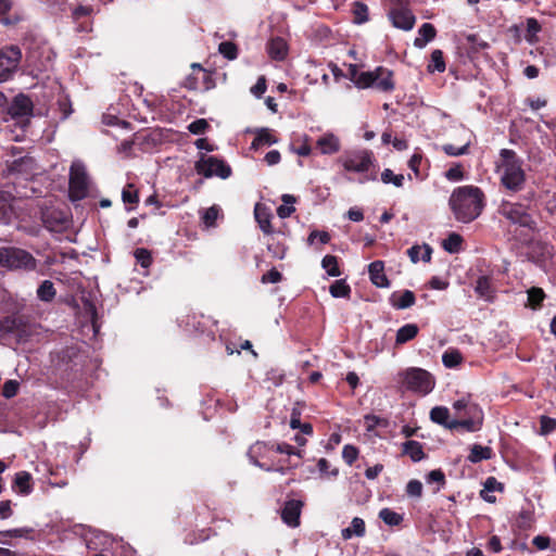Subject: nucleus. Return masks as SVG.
<instances>
[{
	"instance_id": "f257e3e1",
	"label": "nucleus",
	"mask_w": 556,
	"mask_h": 556,
	"mask_svg": "<svg viewBox=\"0 0 556 556\" xmlns=\"http://www.w3.org/2000/svg\"><path fill=\"white\" fill-rule=\"evenodd\" d=\"M448 204L458 222L469 223L476 219L482 211L483 193L478 187H458L452 192Z\"/></svg>"
},
{
	"instance_id": "f03ea898",
	"label": "nucleus",
	"mask_w": 556,
	"mask_h": 556,
	"mask_svg": "<svg viewBox=\"0 0 556 556\" xmlns=\"http://www.w3.org/2000/svg\"><path fill=\"white\" fill-rule=\"evenodd\" d=\"M496 170L500 175L502 185L513 192L522 189L526 181V174L521 166V161L513 150L503 149L500 160L496 163Z\"/></svg>"
},
{
	"instance_id": "7ed1b4c3",
	"label": "nucleus",
	"mask_w": 556,
	"mask_h": 556,
	"mask_svg": "<svg viewBox=\"0 0 556 556\" xmlns=\"http://www.w3.org/2000/svg\"><path fill=\"white\" fill-rule=\"evenodd\" d=\"M458 419H453L450 429L464 428L468 431H477L480 429L483 420L482 410L472 403L468 397L457 400L453 404Z\"/></svg>"
},
{
	"instance_id": "20e7f679",
	"label": "nucleus",
	"mask_w": 556,
	"mask_h": 556,
	"mask_svg": "<svg viewBox=\"0 0 556 556\" xmlns=\"http://www.w3.org/2000/svg\"><path fill=\"white\" fill-rule=\"evenodd\" d=\"M402 386L412 392L426 395L432 391L435 381L430 372L422 368L412 367L400 375Z\"/></svg>"
},
{
	"instance_id": "39448f33",
	"label": "nucleus",
	"mask_w": 556,
	"mask_h": 556,
	"mask_svg": "<svg viewBox=\"0 0 556 556\" xmlns=\"http://www.w3.org/2000/svg\"><path fill=\"white\" fill-rule=\"evenodd\" d=\"M36 260L25 250L0 247V266L8 269L33 270L36 268Z\"/></svg>"
},
{
	"instance_id": "423d86ee",
	"label": "nucleus",
	"mask_w": 556,
	"mask_h": 556,
	"mask_svg": "<svg viewBox=\"0 0 556 556\" xmlns=\"http://www.w3.org/2000/svg\"><path fill=\"white\" fill-rule=\"evenodd\" d=\"M89 178L85 165L80 161L72 163L70 170V197L72 200H81L87 197Z\"/></svg>"
},
{
	"instance_id": "0eeeda50",
	"label": "nucleus",
	"mask_w": 556,
	"mask_h": 556,
	"mask_svg": "<svg viewBox=\"0 0 556 556\" xmlns=\"http://www.w3.org/2000/svg\"><path fill=\"white\" fill-rule=\"evenodd\" d=\"M340 162L348 172L365 173L372 164V153L365 149L346 152Z\"/></svg>"
},
{
	"instance_id": "6e6552de",
	"label": "nucleus",
	"mask_w": 556,
	"mask_h": 556,
	"mask_svg": "<svg viewBox=\"0 0 556 556\" xmlns=\"http://www.w3.org/2000/svg\"><path fill=\"white\" fill-rule=\"evenodd\" d=\"M195 170L198 174L203 175L206 178L217 176L219 178L226 179L231 175L230 166L215 156L203 155L195 163Z\"/></svg>"
},
{
	"instance_id": "1a4fd4ad",
	"label": "nucleus",
	"mask_w": 556,
	"mask_h": 556,
	"mask_svg": "<svg viewBox=\"0 0 556 556\" xmlns=\"http://www.w3.org/2000/svg\"><path fill=\"white\" fill-rule=\"evenodd\" d=\"M498 213L510 223L522 227H530L532 224L531 216L528 214L526 207L519 203L503 201L500 205Z\"/></svg>"
},
{
	"instance_id": "9d476101",
	"label": "nucleus",
	"mask_w": 556,
	"mask_h": 556,
	"mask_svg": "<svg viewBox=\"0 0 556 556\" xmlns=\"http://www.w3.org/2000/svg\"><path fill=\"white\" fill-rule=\"evenodd\" d=\"M22 58L21 50L11 46L0 51V81H4L17 70Z\"/></svg>"
},
{
	"instance_id": "9b49d317",
	"label": "nucleus",
	"mask_w": 556,
	"mask_h": 556,
	"mask_svg": "<svg viewBox=\"0 0 556 556\" xmlns=\"http://www.w3.org/2000/svg\"><path fill=\"white\" fill-rule=\"evenodd\" d=\"M369 74H371L370 88H375L381 92H391L394 90L395 85L392 71L383 66H378L374 71H369Z\"/></svg>"
},
{
	"instance_id": "f8f14e48",
	"label": "nucleus",
	"mask_w": 556,
	"mask_h": 556,
	"mask_svg": "<svg viewBox=\"0 0 556 556\" xmlns=\"http://www.w3.org/2000/svg\"><path fill=\"white\" fill-rule=\"evenodd\" d=\"M392 25L399 29L409 30L414 27L415 16L405 8L393 9L389 13Z\"/></svg>"
},
{
	"instance_id": "ddd939ff",
	"label": "nucleus",
	"mask_w": 556,
	"mask_h": 556,
	"mask_svg": "<svg viewBox=\"0 0 556 556\" xmlns=\"http://www.w3.org/2000/svg\"><path fill=\"white\" fill-rule=\"evenodd\" d=\"M302 505L301 501L295 500L288 501L285 504L281 511V518L289 527L299 526Z\"/></svg>"
},
{
	"instance_id": "4468645a",
	"label": "nucleus",
	"mask_w": 556,
	"mask_h": 556,
	"mask_svg": "<svg viewBox=\"0 0 556 556\" xmlns=\"http://www.w3.org/2000/svg\"><path fill=\"white\" fill-rule=\"evenodd\" d=\"M31 109V102L27 97L17 96L9 106L8 113L12 116V118H22L30 115Z\"/></svg>"
},
{
	"instance_id": "2eb2a0df",
	"label": "nucleus",
	"mask_w": 556,
	"mask_h": 556,
	"mask_svg": "<svg viewBox=\"0 0 556 556\" xmlns=\"http://www.w3.org/2000/svg\"><path fill=\"white\" fill-rule=\"evenodd\" d=\"M317 148L321 154H334L340 151V139L332 132L320 136L316 141Z\"/></svg>"
},
{
	"instance_id": "dca6fc26",
	"label": "nucleus",
	"mask_w": 556,
	"mask_h": 556,
	"mask_svg": "<svg viewBox=\"0 0 556 556\" xmlns=\"http://www.w3.org/2000/svg\"><path fill=\"white\" fill-rule=\"evenodd\" d=\"M369 277L371 282L378 288L389 287V280L384 274V264L382 261L372 262L369 267Z\"/></svg>"
},
{
	"instance_id": "f3484780",
	"label": "nucleus",
	"mask_w": 556,
	"mask_h": 556,
	"mask_svg": "<svg viewBox=\"0 0 556 556\" xmlns=\"http://www.w3.org/2000/svg\"><path fill=\"white\" fill-rule=\"evenodd\" d=\"M349 77L355 84L357 88L366 89L370 88L371 74L368 72H359L357 65H349Z\"/></svg>"
},
{
	"instance_id": "a211bd4d",
	"label": "nucleus",
	"mask_w": 556,
	"mask_h": 556,
	"mask_svg": "<svg viewBox=\"0 0 556 556\" xmlns=\"http://www.w3.org/2000/svg\"><path fill=\"white\" fill-rule=\"evenodd\" d=\"M267 51L271 59L282 61L288 54L287 42L280 37L274 38L268 42Z\"/></svg>"
},
{
	"instance_id": "6ab92c4d",
	"label": "nucleus",
	"mask_w": 556,
	"mask_h": 556,
	"mask_svg": "<svg viewBox=\"0 0 556 556\" xmlns=\"http://www.w3.org/2000/svg\"><path fill=\"white\" fill-rule=\"evenodd\" d=\"M390 302L393 307L397 309H405L414 305L415 294L409 290L394 292L390 298Z\"/></svg>"
},
{
	"instance_id": "aec40b11",
	"label": "nucleus",
	"mask_w": 556,
	"mask_h": 556,
	"mask_svg": "<svg viewBox=\"0 0 556 556\" xmlns=\"http://www.w3.org/2000/svg\"><path fill=\"white\" fill-rule=\"evenodd\" d=\"M365 521L359 517H354L352 519L351 526L342 529L341 536L343 540H350L353 536L362 538L365 535Z\"/></svg>"
},
{
	"instance_id": "412c9836",
	"label": "nucleus",
	"mask_w": 556,
	"mask_h": 556,
	"mask_svg": "<svg viewBox=\"0 0 556 556\" xmlns=\"http://www.w3.org/2000/svg\"><path fill=\"white\" fill-rule=\"evenodd\" d=\"M435 34L437 31L432 24H422L418 30V37H416L414 40V46L419 49L425 48L426 45L435 37Z\"/></svg>"
},
{
	"instance_id": "4be33fe9",
	"label": "nucleus",
	"mask_w": 556,
	"mask_h": 556,
	"mask_svg": "<svg viewBox=\"0 0 556 556\" xmlns=\"http://www.w3.org/2000/svg\"><path fill=\"white\" fill-rule=\"evenodd\" d=\"M407 254L414 264L420 260L428 263L431 260L432 249L428 244L413 245L407 250Z\"/></svg>"
},
{
	"instance_id": "5701e85b",
	"label": "nucleus",
	"mask_w": 556,
	"mask_h": 556,
	"mask_svg": "<svg viewBox=\"0 0 556 556\" xmlns=\"http://www.w3.org/2000/svg\"><path fill=\"white\" fill-rule=\"evenodd\" d=\"M254 215L262 231L267 235L271 233L270 214L267 212L266 207L257 204L254 210Z\"/></svg>"
},
{
	"instance_id": "b1692460",
	"label": "nucleus",
	"mask_w": 556,
	"mask_h": 556,
	"mask_svg": "<svg viewBox=\"0 0 556 556\" xmlns=\"http://www.w3.org/2000/svg\"><path fill=\"white\" fill-rule=\"evenodd\" d=\"M277 141V138L274 137V135L268 128H261L256 131V137L252 142V148L258 149L260 147L263 146H271Z\"/></svg>"
},
{
	"instance_id": "393cba45",
	"label": "nucleus",
	"mask_w": 556,
	"mask_h": 556,
	"mask_svg": "<svg viewBox=\"0 0 556 556\" xmlns=\"http://www.w3.org/2000/svg\"><path fill=\"white\" fill-rule=\"evenodd\" d=\"M403 453L408 455L413 462H419L425 457L421 443L413 440L403 444Z\"/></svg>"
},
{
	"instance_id": "a878e982",
	"label": "nucleus",
	"mask_w": 556,
	"mask_h": 556,
	"mask_svg": "<svg viewBox=\"0 0 556 556\" xmlns=\"http://www.w3.org/2000/svg\"><path fill=\"white\" fill-rule=\"evenodd\" d=\"M418 333V327L415 324H407L401 327L396 332V344H404L413 340Z\"/></svg>"
},
{
	"instance_id": "bb28decb",
	"label": "nucleus",
	"mask_w": 556,
	"mask_h": 556,
	"mask_svg": "<svg viewBox=\"0 0 556 556\" xmlns=\"http://www.w3.org/2000/svg\"><path fill=\"white\" fill-rule=\"evenodd\" d=\"M450 410L444 406H435L430 412V418L433 422L445 426L450 429L452 420L448 419Z\"/></svg>"
},
{
	"instance_id": "cd10ccee",
	"label": "nucleus",
	"mask_w": 556,
	"mask_h": 556,
	"mask_svg": "<svg viewBox=\"0 0 556 556\" xmlns=\"http://www.w3.org/2000/svg\"><path fill=\"white\" fill-rule=\"evenodd\" d=\"M491 456L492 450L490 447L475 444L470 450L468 460L471 463H479L484 459H490Z\"/></svg>"
},
{
	"instance_id": "c85d7f7f",
	"label": "nucleus",
	"mask_w": 556,
	"mask_h": 556,
	"mask_svg": "<svg viewBox=\"0 0 556 556\" xmlns=\"http://www.w3.org/2000/svg\"><path fill=\"white\" fill-rule=\"evenodd\" d=\"M463 362L462 353L456 349H448L442 355V363L447 368H454Z\"/></svg>"
},
{
	"instance_id": "c756f323",
	"label": "nucleus",
	"mask_w": 556,
	"mask_h": 556,
	"mask_svg": "<svg viewBox=\"0 0 556 556\" xmlns=\"http://www.w3.org/2000/svg\"><path fill=\"white\" fill-rule=\"evenodd\" d=\"M37 296L45 302L52 301L55 296V289L53 282L50 280L42 281L39 288L37 289Z\"/></svg>"
},
{
	"instance_id": "7c9ffc66",
	"label": "nucleus",
	"mask_w": 556,
	"mask_h": 556,
	"mask_svg": "<svg viewBox=\"0 0 556 556\" xmlns=\"http://www.w3.org/2000/svg\"><path fill=\"white\" fill-rule=\"evenodd\" d=\"M281 200L283 204L277 208V214L280 218H287L295 211L293 206L295 198L291 194H283Z\"/></svg>"
},
{
	"instance_id": "2f4dec72",
	"label": "nucleus",
	"mask_w": 556,
	"mask_h": 556,
	"mask_svg": "<svg viewBox=\"0 0 556 556\" xmlns=\"http://www.w3.org/2000/svg\"><path fill=\"white\" fill-rule=\"evenodd\" d=\"M463 238L456 233L452 232L448 237L443 241L442 247L448 253H457L462 248Z\"/></svg>"
},
{
	"instance_id": "473e14b6",
	"label": "nucleus",
	"mask_w": 556,
	"mask_h": 556,
	"mask_svg": "<svg viewBox=\"0 0 556 556\" xmlns=\"http://www.w3.org/2000/svg\"><path fill=\"white\" fill-rule=\"evenodd\" d=\"M476 292L486 300L491 299L493 290L491 286V280L488 276H481L478 278L476 285Z\"/></svg>"
},
{
	"instance_id": "72a5a7b5",
	"label": "nucleus",
	"mask_w": 556,
	"mask_h": 556,
	"mask_svg": "<svg viewBox=\"0 0 556 556\" xmlns=\"http://www.w3.org/2000/svg\"><path fill=\"white\" fill-rule=\"evenodd\" d=\"M379 518L388 526H399L403 521V516L390 508H382Z\"/></svg>"
},
{
	"instance_id": "f704fd0d",
	"label": "nucleus",
	"mask_w": 556,
	"mask_h": 556,
	"mask_svg": "<svg viewBox=\"0 0 556 556\" xmlns=\"http://www.w3.org/2000/svg\"><path fill=\"white\" fill-rule=\"evenodd\" d=\"M321 266L330 277H338L341 275L338 266V258L333 255H326L321 261Z\"/></svg>"
},
{
	"instance_id": "c9c22d12",
	"label": "nucleus",
	"mask_w": 556,
	"mask_h": 556,
	"mask_svg": "<svg viewBox=\"0 0 556 556\" xmlns=\"http://www.w3.org/2000/svg\"><path fill=\"white\" fill-rule=\"evenodd\" d=\"M330 294L333 296V298H348L350 295V292H351V288L350 286L345 282V280L343 279H340V280H336L331 286H330Z\"/></svg>"
},
{
	"instance_id": "e433bc0d",
	"label": "nucleus",
	"mask_w": 556,
	"mask_h": 556,
	"mask_svg": "<svg viewBox=\"0 0 556 556\" xmlns=\"http://www.w3.org/2000/svg\"><path fill=\"white\" fill-rule=\"evenodd\" d=\"M429 72H444L445 63L443 61V54L441 50H434L431 53V62L428 65Z\"/></svg>"
},
{
	"instance_id": "4c0bfd02",
	"label": "nucleus",
	"mask_w": 556,
	"mask_h": 556,
	"mask_svg": "<svg viewBox=\"0 0 556 556\" xmlns=\"http://www.w3.org/2000/svg\"><path fill=\"white\" fill-rule=\"evenodd\" d=\"M404 175L394 174L391 169L387 168L381 173V180L384 184H393L395 187L400 188L404 184Z\"/></svg>"
},
{
	"instance_id": "58836bf2",
	"label": "nucleus",
	"mask_w": 556,
	"mask_h": 556,
	"mask_svg": "<svg viewBox=\"0 0 556 556\" xmlns=\"http://www.w3.org/2000/svg\"><path fill=\"white\" fill-rule=\"evenodd\" d=\"M30 475L26 471L17 472L15 476V485L20 489V492L23 494H28L30 492Z\"/></svg>"
},
{
	"instance_id": "ea45409f",
	"label": "nucleus",
	"mask_w": 556,
	"mask_h": 556,
	"mask_svg": "<svg viewBox=\"0 0 556 556\" xmlns=\"http://www.w3.org/2000/svg\"><path fill=\"white\" fill-rule=\"evenodd\" d=\"M12 211V197L8 192L0 191V219L8 217Z\"/></svg>"
},
{
	"instance_id": "a19ab883",
	"label": "nucleus",
	"mask_w": 556,
	"mask_h": 556,
	"mask_svg": "<svg viewBox=\"0 0 556 556\" xmlns=\"http://www.w3.org/2000/svg\"><path fill=\"white\" fill-rule=\"evenodd\" d=\"M218 51L228 60H235L238 55L237 46L230 41L219 43Z\"/></svg>"
},
{
	"instance_id": "79ce46f5",
	"label": "nucleus",
	"mask_w": 556,
	"mask_h": 556,
	"mask_svg": "<svg viewBox=\"0 0 556 556\" xmlns=\"http://www.w3.org/2000/svg\"><path fill=\"white\" fill-rule=\"evenodd\" d=\"M354 22L357 24L365 23L368 20V8L366 4L356 2L354 4Z\"/></svg>"
},
{
	"instance_id": "37998d69",
	"label": "nucleus",
	"mask_w": 556,
	"mask_h": 556,
	"mask_svg": "<svg viewBox=\"0 0 556 556\" xmlns=\"http://www.w3.org/2000/svg\"><path fill=\"white\" fill-rule=\"evenodd\" d=\"M541 30V26L539 22L535 18H528L527 20V40L529 42L536 41V35Z\"/></svg>"
},
{
	"instance_id": "c03bdc74",
	"label": "nucleus",
	"mask_w": 556,
	"mask_h": 556,
	"mask_svg": "<svg viewBox=\"0 0 556 556\" xmlns=\"http://www.w3.org/2000/svg\"><path fill=\"white\" fill-rule=\"evenodd\" d=\"M544 291L541 288H531L528 291V300L532 307H536L544 300Z\"/></svg>"
},
{
	"instance_id": "a18cd8bd",
	"label": "nucleus",
	"mask_w": 556,
	"mask_h": 556,
	"mask_svg": "<svg viewBox=\"0 0 556 556\" xmlns=\"http://www.w3.org/2000/svg\"><path fill=\"white\" fill-rule=\"evenodd\" d=\"M135 257L144 268H148L152 264L151 253L147 249H137L135 251Z\"/></svg>"
},
{
	"instance_id": "49530a36",
	"label": "nucleus",
	"mask_w": 556,
	"mask_h": 556,
	"mask_svg": "<svg viewBox=\"0 0 556 556\" xmlns=\"http://www.w3.org/2000/svg\"><path fill=\"white\" fill-rule=\"evenodd\" d=\"M358 456V450L351 444H346L342 450V457L348 465H352Z\"/></svg>"
},
{
	"instance_id": "de8ad7c7",
	"label": "nucleus",
	"mask_w": 556,
	"mask_h": 556,
	"mask_svg": "<svg viewBox=\"0 0 556 556\" xmlns=\"http://www.w3.org/2000/svg\"><path fill=\"white\" fill-rule=\"evenodd\" d=\"M541 434H549L551 432H553L555 429H556V419L555 418H551V417H547V416H542L541 417Z\"/></svg>"
},
{
	"instance_id": "09e8293b",
	"label": "nucleus",
	"mask_w": 556,
	"mask_h": 556,
	"mask_svg": "<svg viewBox=\"0 0 556 556\" xmlns=\"http://www.w3.org/2000/svg\"><path fill=\"white\" fill-rule=\"evenodd\" d=\"M18 382L16 380H8L4 382L2 388V395L5 399H11L16 395L18 391Z\"/></svg>"
},
{
	"instance_id": "8fccbe9b",
	"label": "nucleus",
	"mask_w": 556,
	"mask_h": 556,
	"mask_svg": "<svg viewBox=\"0 0 556 556\" xmlns=\"http://www.w3.org/2000/svg\"><path fill=\"white\" fill-rule=\"evenodd\" d=\"M406 493L410 497H420L422 494V483L419 480H410L406 485Z\"/></svg>"
},
{
	"instance_id": "3c124183",
	"label": "nucleus",
	"mask_w": 556,
	"mask_h": 556,
	"mask_svg": "<svg viewBox=\"0 0 556 556\" xmlns=\"http://www.w3.org/2000/svg\"><path fill=\"white\" fill-rule=\"evenodd\" d=\"M469 143H465L462 147H455L454 144H444L442 147L443 151L451 156H458L466 154L468 151Z\"/></svg>"
},
{
	"instance_id": "603ef678",
	"label": "nucleus",
	"mask_w": 556,
	"mask_h": 556,
	"mask_svg": "<svg viewBox=\"0 0 556 556\" xmlns=\"http://www.w3.org/2000/svg\"><path fill=\"white\" fill-rule=\"evenodd\" d=\"M208 127V123L204 118H199L191 124H189L188 129L191 134L201 135Z\"/></svg>"
},
{
	"instance_id": "864d4df0",
	"label": "nucleus",
	"mask_w": 556,
	"mask_h": 556,
	"mask_svg": "<svg viewBox=\"0 0 556 556\" xmlns=\"http://www.w3.org/2000/svg\"><path fill=\"white\" fill-rule=\"evenodd\" d=\"M219 210L217 206H211L203 213L202 219L206 226H213L218 217Z\"/></svg>"
},
{
	"instance_id": "5fc2aeb1",
	"label": "nucleus",
	"mask_w": 556,
	"mask_h": 556,
	"mask_svg": "<svg viewBox=\"0 0 556 556\" xmlns=\"http://www.w3.org/2000/svg\"><path fill=\"white\" fill-rule=\"evenodd\" d=\"M132 187V185H128L126 188L123 189L122 199L125 203L134 204L138 202L137 191L131 190Z\"/></svg>"
},
{
	"instance_id": "6e6d98bb",
	"label": "nucleus",
	"mask_w": 556,
	"mask_h": 556,
	"mask_svg": "<svg viewBox=\"0 0 556 556\" xmlns=\"http://www.w3.org/2000/svg\"><path fill=\"white\" fill-rule=\"evenodd\" d=\"M281 279V274L276 268H273L268 273L264 274L261 280L263 283H277Z\"/></svg>"
},
{
	"instance_id": "4d7b16f0",
	"label": "nucleus",
	"mask_w": 556,
	"mask_h": 556,
	"mask_svg": "<svg viewBox=\"0 0 556 556\" xmlns=\"http://www.w3.org/2000/svg\"><path fill=\"white\" fill-rule=\"evenodd\" d=\"M275 450L281 454L296 455L298 457H302V451L295 450L292 445L288 443L277 444Z\"/></svg>"
},
{
	"instance_id": "13d9d810",
	"label": "nucleus",
	"mask_w": 556,
	"mask_h": 556,
	"mask_svg": "<svg viewBox=\"0 0 556 556\" xmlns=\"http://www.w3.org/2000/svg\"><path fill=\"white\" fill-rule=\"evenodd\" d=\"M315 239L319 240L323 244H326L330 240V236L326 231H312L308 236V243H314Z\"/></svg>"
},
{
	"instance_id": "bf43d9fd",
	"label": "nucleus",
	"mask_w": 556,
	"mask_h": 556,
	"mask_svg": "<svg viewBox=\"0 0 556 556\" xmlns=\"http://www.w3.org/2000/svg\"><path fill=\"white\" fill-rule=\"evenodd\" d=\"M445 177L452 181H458L463 179V170L459 165L451 167L446 173Z\"/></svg>"
},
{
	"instance_id": "052dcab7",
	"label": "nucleus",
	"mask_w": 556,
	"mask_h": 556,
	"mask_svg": "<svg viewBox=\"0 0 556 556\" xmlns=\"http://www.w3.org/2000/svg\"><path fill=\"white\" fill-rule=\"evenodd\" d=\"M502 489V483L498 482L494 477H489L484 482V491L486 492L501 491Z\"/></svg>"
},
{
	"instance_id": "680f3d73",
	"label": "nucleus",
	"mask_w": 556,
	"mask_h": 556,
	"mask_svg": "<svg viewBox=\"0 0 556 556\" xmlns=\"http://www.w3.org/2000/svg\"><path fill=\"white\" fill-rule=\"evenodd\" d=\"M427 482H429V483L437 482L439 484H444V482H445L444 473L439 469L431 470L428 473Z\"/></svg>"
},
{
	"instance_id": "e2e57ef3",
	"label": "nucleus",
	"mask_w": 556,
	"mask_h": 556,
	"mask_svg": "<svg viewBox=\"0 0 556 556\" xmlns=\"http://www.w3.org/2000/svg\"><path fill=\"white\" fill-rule=\"evenodd\" d=\"M266 91V79L265 77H260L256 84L251 88V92L255 97H261Z\"/></svg>"
},
{
	"instance_id": "0e129e2a",
	"label": "nucleus",
	"mask_w": 556,
	"mask_h": 556,
	"mask_svg": "<svg viewBox=\"0 0 556 556\" xmlns=\"http://www.w3.org/2000/svg\"><path fill=\"white\" fill-rule=\"evenodd\" d=\"M280 159H281L280 153L277 150H271V151L267 152L264 157L265 162L269 166L278 164L280 162Z\"/></svg>"
},
{
	"instance_id": "69168bd1",
	"label": "nucleus",
	"mask_w": 556,
	"mask_h": 556,
	"mask_svg": "<svg viewBox=\"0 0 556 556\" xmlns=\"http://www.w3.org/2000/svg\"><path fill=\"white\" fill-rule=\"evenodd\" d=\"M382 470H383V466L381 464H377L372 467L367 468L365 471V476L367 479L374 480L380 475V472Z\"/></svg>"
},
{
	"instance_id": "338daca9",
	"label": "nucleus",
	"mask_w": 556,
	"mask_h": 556,
	"mask_svg": "<svg viewBox=\"0 0 556 556\" xmlns=\"http://www.w3.org/2000/svg\"><path fill=\"white\" fill-rule=\"evenodd\" d=\"M532 543L538 549H546L549 545V538L536 535L535 538H533Z\"/></svg>"
},
{
	"instance_id": "774afa93",
	"label": "nucleus",
	"mask_w": 556,
	"mask_h": 556,
	"mask_svg": "<svg viewBox=\"0 0 556 556\" xmlns=\"http://www.w3.org/2000/svg\"><path fill=\"white\" fill-rule=\"evenodd\" d=\"M429 285L432 289L445 290L448 286V282L439 277H432L431 280L429 281Z\"/></svg>"
}]
</instances>
